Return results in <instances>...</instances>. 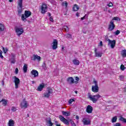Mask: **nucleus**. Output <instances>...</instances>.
<instances>
[{"instance_id":"obj_1","label":"nucleus","mask_w":126,"mask_h":126,"mask_svg":"<svg viewBox=\"0 0 126 126\" xmlns=\"http://www.w3.org/2000/svg\"><path fill=\"white\" fill-rule=\"evenodd\" d=\"M102 96L100 95L99 94H97L96 95H92L91 94H89L88 95V98H89L90 100L91 101H92L93 103H96L97 101H98V99H100V98H101Z\"/></svg>"},{"instance_id":"obj_2","label":"nucleus","mask_w":126,"mask_h":126,"mask_svg":"<svg viewBox=\"0 0 126 126\" xmlns=\"http://www.w3.org/2000/svg\"><path fill=\"white\" fill-rule=\"evenodd\" d=\"M31 11L28 10H25V13L23 14L21 16V19L22 21H24V22H26L27 21V18L31 16Z\"/></svg>"},{"instance_id":"obj_3","label":"nucleus","mask_w":126,"mask_h":126,"mask_svg":"<svg viewBox=\"0 0 126 126\" xmlns=\"http://www.w3.org/2000/svg\"><path fill=\"white\" fill-rule=\"evenodd\" d=\"M53 89L51 88V87H48L47 88V92H45L43 94V97L44 98H50V96H51V94H53Z\"/></svg>"},{"instance_id":"obj_4","label":"nucleus","mask_w":126,"mask_h":126,"mask_svg":"<svg viewBox=\"0 0 126 126\" xmlns=\"http://www.w3.org/2000/svg\"><path fill=\"white\" fill-rule=\"evenodd\" d=\"M15 31L17 36L20 37L21 35H22L24 33V30H23V28H18V27H15Z\"/></svg>"},{"instance_id":"obj_5","label":"nucleus","mask_w":126,"mask_h":126,"mask_svg":"<svg viewBox=\"0 0 126 126\" xmlns=\"http://www.w3.org/2000/svg\"><path fill=\"white\" fill-rule=\"evenodd\" d=\"M14 82L15 83V88L18 89L19 88V84H20V79L17 78L16 76H14Z\"/></svg>"},{"instance_id":"obj_6","label":"nucleus","mask_w":126,"mask_h":126,"mask_svg":"<svg viewBox=\"0 0 126 126\" xmlns=\"http://www.w3.org/2000/svg\"><path fill=\"white\" fill-rule=\"evenodd\" d=\"M59 120H60L61 122H62L63 124L66 125V126H68V125H69V121L62 115L59 116Z\"/></svg>"},{"instance_id":"obj_7","label":"nucleus","mask_w":126,"mask_h":126,"mask_svg":"<svg viewBox=\"0 0 126 126\" xmlns=\"http://www.w3.org/2000/svg\"><path fill=\"white\" fill-rule=\"evenodd\" d=\"M108 42V45L110 46L111 49H114L116 46V40H112L111 39L107 40Z\"/></svg>"},{"instance_id":"obj_8","label":"nucleus","mask_w":126,"mask_h":126,"mask_svg":"<svg viewBox=\"0 0 126 126\" xmlns=\"http://www.w3.org/2000/svg\"><path fill=\"white\" fill-rule=\"evenodd\" d=\"M116 28V25L114 23V21H111L110 22V24L108 25V31L112 32Z\"/></svg>"},{"instance_id":"obj_9","label":"nucleus","mask_w":126,"mask_h":126,"mask_svg":"<svg viewBox=\"0 0 126 126\" xmlns=\"http://www.w3.org/2000/svg\"><path fill=\"white\" fill-rule=\"evenodd\" d=\"M41 13L45 14L48 11V6H47V4L45 3H42L41 7Z\"/></svg>"},{"instance_id":"obj_10","label":"nucleus","mask_w":126,"mask_h":126,"mask_svg":"<svg viewBox=\"0 0 126 126\" xmlns=\"http://www.w3.org/2000/svg\"><path fill=\"white\" fill-rule=\"evenodd\" d=\"M82 123L84 126H90L91 125V120L88 118H84L83 119Z\"/></svg>"},{"instance_id":"obj_11","label":"nucleus","mask_w":126,"mask_h":126,"mask_svg":"<svg viewBox=\"0 0 126 126\" xmlns=\"http://www.w3.org/2000/svg\"><path fill=\"white\" fill-rule=\"evenodd\" d=\"M22 1H23V0H19L18 5L19 6V8H18V14H21L22 13V7H23V5H22Z\"/></svg>"},{"instance_id":"obj_12","label":"nucleus","mask_w":126,"mask_h":126,"mask_svg":"<svg viewBox=\"0 0 126 126\" xmlns=\"http://www.w3.org/2000/svg\"><path fill=\"white\" fill-rule=\"evenodd\" d=\"M67 82L69 84H73V83L77 84L78 83V82L77 81H74V79H73L72 77H69L67 78Z\"/></svg>"},{"instance_id":"obj_13","label":"nucleus","mask_w":126,"mask_h":126,"mask_svg":"<svg viewBox=\"0 0 126 126\" xmlns=\"http://www.w3.org/2000/svg\"><path fill=\"white\" fill-rule=\"evenodd\" d=\"M31 74L32 76H33V77H38V76H39V72L38 71L35 69L32 70Z\"/></svg>"},{"instance_id":"obj_14","label":"nucleus","mask_w":126,"mask_h":126,"mask_svg":"<svg viewBox=\"0 0 126 126\" xmlns=\"http://www.w3.org/2000/svg\"><path fill=\"white\" fill-rule=\"evenodd\" d=\"M28 103L26 101V99H24L23 101L21 103V108H24V109H26L27 107H28Z\"/></svg>"},{"instance_id":"obj_15","label":"nucleus","mask_w":126,"mask_h":126,"mask_svg":"<svg viewBox=\"0 0 126 126\" xmlns=\"http://www.w3.org/2000/svg\"><path fill=\"white\" fill-rule=\"evenodd\" d=\"M86 111L88 114H92V112H93V107L91 105H89L87 106Z\"/></svg>"},{"instance_id":"obj_16","label":"nucleus","mask_w":126,"mask_h":126,"mask_svg":"<svg viewBox=\"0 0 126 126\" xmlns=\"http://www.w3.org/2000/svg\"><path fill=\"white\" fill-rule=\"evenodd\" d=\"M31 60L32 61H33L34 62H35L36 60H37V61H38V62H40V61H41V57L38 56V55L33 54V57L31 58Z\"/></svg>"},{"instance_id":"obj_17","label":"nucleus","mask_w":126,"mask_h":126,"mask_svg":"<svg viewBox=\"0 0 126 126\" xmlns=\"http://www.w3.org/2000/svg\"><path fill=\"white\" fill-rule=\"evenodd\" d=\"M58 48V40L54 39L53 42L52 49L53 50H57Z\"/></svg>"},{"instance_id":"obj_18","label":"nucleus","mask_w":126,"mask_h":126,"mask_svg":"<svg viewBox=\"0 0 126 126\" xmlns=\"http://www.w3.org/2000/svg\"><path fill=\"white\" fill-rule=\"evenodd\" d=\"M94 52L95 53V57L96 58H101L102 55H103V53L97 52V48H94Z\"/></svg>"},{"instance_id":"obj_19","label":"nucleus","mask_w":126,"mask_h":126,"mask_svg":"<svg viewBox=\"0 0 126 126\" xmlns=\"http://www.w3.org/2000/svg\"><path fill=\"white\" fill-rule=\"evenodd\" d=\"M92 90L93 92L97 93L99 92V87L98 85H96L93 86L92 87Z\"/></svg>"},{"instance_id":"obj_20","label":"nucleus","mask_w":126,"mask_h":126,"mask_svg":"<svg viewBox=\"0 0 126 126\" xmlns=\"http://www.w3.org/2000/svg\"><path fill=\"white\" fill-rule=\"evenodd\" d=\"M44 87H45V85H44V83H42V84H40L39 85L36 90L37 91H42L44 89Z\"/></svg>"},{"instance_id":"obj_21","label":"nucleus","mask_w":126,"mask_h":126,"mask_svg":"<svg viewBox=\"0 0 126 126\" xmlns=\"http://www.w3.org/2000/svg\"><path fill=\"white\" fill-rule=\"evenodd\" d=\"M15 124V122L12 119H10L9 120L8 123V126H14Z\"/></svg>"},{"instance_id":"obj_22","label":"nucleus","mask_w":126,"mask_h":126,"mask_svg":"<svg viewBox=\"0 0 126 126\" xmlns=\"http://www.w3.org/2000/svg\"><path fill=\"white\" fill-rule=\"evenodd\" d=\"M72 9L73 11H78V10H79V6H78V5L75 4L73 5Z\"/></svg>"},{"instance_id":"obj_23","label":"nucleus","mask_w":126,"mask_h":126,"mask_svg":"<svg viewBox=\"0 0 126 126\" xmlns=\"http://www.w3.org/2000/svg\"><path fill=\"white\" fill-rule=\"evenodd\" d=\"M72 63L75 65H79V63H80V62H79V60L76 59H74L72 61Z\"/></svg>"},{"instance_id":"obj_24","label":"nucleus","mask_w":126,"mask_h":126,"mask_svg":"<svg viewBox=\"0 0 126 126\" xmlns=\"http://www.w3.org/2000/svg\"><path fill=\"white\" fill-rule=\"evenodd\" d=\"M0 103H2V105L5 107V106L7 105V100L2 99L0 101Z\"/></svg>"},{"instance_id":"obj_25","label":"nucleus","mask_w":126,"mask_h":126,"mask_svg":"<svg viewBox=\"0 0 126 126\" xmlns=\"http://www.w3.org/2000/svg\"><path fill=\"white\" fill-rule=\"evenodd\" d=\"M28 68V65H27V64H25L23 66V71L25 73L27 72Z\"/></svg>"},{"instance_id":"obj_26","label":"nucleus","mask_w":126,"mask_h":126,"mask_svg":"<svg viewBox=\"0 0 126 126\" xmlns=\"http://www.w3.org/2000/svg\"><path fill=\"white\" fill-rule=\"evenodd\" d=\"M62 114L63 116H66V117L70 116V113L63 111H62Z\"/></svg>"},{"instance_id":"obj_27","label":"nucleus","mask_w":126,"mask_h":126,"mask_svg":"<svg viewBox=\"0 0 126 126\" xmlns=\"http://www.w3.org/2000/svg\"><path fill=\"white\" fill-rule=\"evenodd\" d=\"M0 31L1 32L4 31V25L1 23H0Z\"/></svg>"},{"instance_id":"obj_28","label":"nucleus","mask_w":126,"mask_h":126,"mask_svg":"<svg viewBox=\"0 0 126 126\" xmlns=\"http://www.w3.org/2000/svg\"><path fill=\"white\" fill-rule=\"evenodd\" d=\"M63 30H64L65 32H68L69 31V28L67 26H64L63 27Z\"/></svg>"},{"instance_id":"obj_29","label":"nucleus","mask_w":126,"mask_h":126,"mask_svg":"<svg viewBox=\"0 0 126 126\" xmlns=\"http://www.w3.org/2000/svg\"><path fill=\"white\" fill-rule=\"evenodd\" d=\"M117 120H118V118H117V116H114V117L112 118L111 120L112 123H117Z\"/></svg>"},{"instance_id":"obj_30","label":"nucleus","mask_w":126,"mask_h":126,"mask_svg":"<svg viewBox=\"0 0 126 126\" xmlns=\"http://www.w3.org/2000/svg\"><path fill=\"white\" fill-rule=\"evenodd\" d=\"M66 39H70L72 38V35L71 34L67 33L65 35Z\"/></svg>"},{"instance_id":"obj_31","label":"nucleus","mask_w":126,"mask_h":126,"mask_svg":"<svg viewBox=\"0 0 126 126\" xmlns=\"http://www.w3.org/2000/svg\"><path fill=\"white\" fill-rule=\"evenodd\" d=\"M120 121H121V122H123V123H125L126 124V119L124 118L123 117H120V118H119Z\"/></svg>"},{"instance_id":"obj_32","label":"nucleus","mask_w":126,"mask_h":126,"mask_svg":"<svg viewBox=\"0 0 126 126\" xmlns=\"http://www.w3.org/2000/svg\"><path fill=\"white\" fill-rule=\"evenodd\" d=\"M113 20H117V21H121V19L119 18L118 17H114L113 18L112 20L111 21H113Z\"/></svg>"},{"instance_id":"obj_33","label":"nucleus","mask_w":126,"mask_h":126,"mask_svg":"<svg viewBox=\"0 0 126 126\" xmlns=\"http://www.w3.org/2000/svg\"><path fill=\"white\" fill-rule=\"evenodd\" d=\"M122 55L123 57H126V49L122 51Z\"/></svg>"},{"instance_id":"obj_34","label":"nucleus","mask_w":126,"mask_h":126,"mask_svg":"<svg viewBox=\"0 0 126 126\" xmlns=\"http://www.w3.org/2000/svg\"><path fill=\"white\" fill-rule=\"evenodd\" d=\"M14 55H12V61H11V63H15V59L14 58Z\"/></svg>"},{"instance_id":"obj_35","label":"nucleus","mask_w":126,"mask_h":126,"mask_svg":"<svg viewBox=\"0 0 126 126\" xmlns=\"http://www.w3.org/2000/svg\"><path fill=\"white\" fill-rule=\"evenodd\" d=\"M63 5H64L65 7V8H66V7H67V5H68V4L67 3V2L66 1H64L63 2Z\"/></svg>"},{"instance_id":"obj_36","label":"nucleus","mask_w":126,"mask_h":126,"mask_svg":"<svg viewBox=\"0 0 126 126\" xmlns=\"http://www.w3.org/2000/svg\"><path fill=\"white\" fill-rule=\"evenodd\" d=\"M70 122H71V125L72 126H76V124L74 123V122L72 120L70 119Z\"/></svg>"},{"instance_id":"obj_37","label":"nucleus","mask_w":126,"mask_h":126,"mask_svg":"<svg viewBox=\"0 0 126 126\" xmlns=\"http://www.w3.org/2000/svg\"><path fill=\"white\" fill-rule=\"evenodd\" d=\"M120 33H121V32L119 30H118L114 32V34L116 35H119V34H120Z\"/></svg>"},{"instance_id":"obj_38","label":"nucleus","mask_w":126,"mask_h":126,"mask_svg":"<svg viewBox=\"0 0 126 126\" xmlns=\"http://www.w3.org/2000/svg\"><path fill=\"white\" fill-rule=\"evenodd\" d=\"M120 68L121 70H125L126 69V67H125V65H124V64H122L120 66Z\"/></svg>"},{"instance_id":"obj_39","label":"nucleus","mask_w":126,"mask_h":126,"mask_svg":"<svg viewBox=\"0 0 126 126\" xmlns=\"http://www.w3.org/2000/svg\"><path fill=\"white\" fill-rule=\"evenodd\" d=\"M119 78L121 81H124V79H125V76L123 75L120 76Z\"/></svg>"},{"instance_id":"obj_40","label":"nucleus","mask_w":126,"mask_h":126,"mask_svg":"<svg viewBox=\"0 0 126 126\" xmlns=\"http://www.w3.org/2000/svg\"><path fill=\"white\" fill-rule=\"evenodd\" d=\"M2 49L4 54H6V53H7V51H8V49H7V48L4 49V47H2Z\"/></svg>"},{"instance_id":"obj_41","label":"nucleus","mask_w":126,"mask_h":126,"mask_svg":"<svg viewBox=\"0 0 126 126\" xmlns=\"http://www.w3.org/2000/svg\"><path fill=\"white\" fill-rule=\"evenodd\" d=\"M0 58L1 59H3V56H2V51H1V50L0 49Z\"/></svg>"},{"instance_id":"obj_42","label":"nucleus","mask_w":126,"mask_h":126,"mask_svg":"<svg viewBox=\"0 0 126 126\" xmlns=\"http://www.w3.org/2000/svg\"><path fill=\"white\" fill-rule=\"evenodd\" d=\"M51 122H52V119H51L50 117H49V118H48V120H46V123H47V124H49V123H50Z\"/></svg>"},{"instance_id":"obj_43","label":"nucleus","mask_w":126,"mask_h":126,"mask_svg":"<svg viewBox=\"0 0 126 126\" xmlns=\"http://www.w3.org/2000/svg\"><path fill=\"white\" fill-rule=\"evenodd\" d=\"M74 99H70L68 101V103L69 104H72V102H74Z\"/></svg>"},{"instance_id":"obj_44","label":"nucleus","mask_w":126,"mask_h":126,"mask_svg":"<svg viewBox=\"0 0 126 126\" xmlns=\"http://www.w3.org/2000/svg\"><path fill=\"white\" fill-rule=\"evenodd\" d=\"M11 111H12V112H16V108H15L14 106H13L11 108Z\"/></svg>"},{"instance_id":"obj_45","label":"nucleus","mask_w":126,"mask_h":126,"mask_svg":"<svg viewBox=\"0 0 126 126\" xmlns=\"http://www.w3.org/2000/svg\"><path fill=\"white\" fill-rule=\"evenodd\" d=\"M108 6H109V7H112V6H113V5H114L113 4V3H112L111 2H109V4H107Z\"/></svg>"},{"instance_id":"obj_46","label":"nucleus","mask_w":126,"mask_h":126,"mask_svg":"<svg viewBox=\"0 0 126 126\" xmlns=\"http://www.w3.org/2000/svg\"><path fill=\"white\" fill-rule=\"evenodd\" d=\"M55 124L56 126H61V124L58 123V121H55Z\"/></svg>"},{"instance_id":"obj_47","label":"nucleus","mask_w":126,"mask_h":126,"mask_svg":"<svg viewBox=\"0 0 126 126\" xmlns=\"http://www.w3.org/2000/svg\"><path fill=\"white\" fill-rule=\"evenodd\" d=\"M42 66L44 69H47V67H46V63H43Z\"/></svg>"},{"instance_id":"obj_48","label":"nucleus","mask_w":126,"mask_h":126,"mask_svg":"<svg viewBox=\"0 0 126 126\" xmlns=\"http://www.w3.org/2000/svg\"><path fill=\"white\" fill-rule=\"evenodd\" d=\"M15 73L16 74H18V68H16L15 70Z\"/></svg>"},{"instance_id":"obj_49","label":"nucleus","mask_w":126,"mask_h":126,"mask_svg":"<svg viewBox=\"0 0 126 126\" xmlns=\"http://www.w3.org/2000/svg\"><path fill=\"white\" fill-rule=\"evenodd\" d=\"M49 20L50 21H51V22H54V19H53V17H50Z\"/></svg>"},{"instance_id":"obj_50","label":"nucleus","mask_w":126,"mask_h":126,"mask_svg":"<svg viewBox=\"0 0 126 126\" xmlns=\"http://www.w3.org/2000/svg\"><path fill=\"white\" fill-rule=\"evenodd\" d=\"M115 126H121V123H116Z\"/></svg>"},{"instance_id":"obj_51","label":"nucleus","mask_w":126,"mask_h":126,"mask_svg":"<svg viewBox=\"0 0 126 126\" xmlns=\"http://www.w3.org/2000/svg\"><path fill=\"white\" fill-rule=\"evenodd\" d=\"M75 80L77 81V82H78V81H79V78L78 77H76Z\"/></svg>"},{"instance_id":"obj_52","label":"nucleus","mask_w":126,"mask_h":126,"mask_svg":"<svg viewBox=\"0 0 126 126\" xmlns=\"http://www.w3.org/2000/svg\"><path fill=\"white\" fill-rule=\"evenodd\" d=\"M99 45L101 47H102L103 46V42L102 41H100Z\"/></svg>"},{"instance_id":"obj_53","label":"nucleus","mask_w":126,"mask_h":126,"mask_svg":"<svg viewBox=\"0 0 126 126\" xmlns=\"http://www.w3.org/2000/svg\"><path fill=\"white\" fill-rule=\"evenodd\" d=\"M48 125H49V126H53V123H52V121H51L49 124H48Z\"/></svg>"},{"instance_id":"obj_54","label":"nucleus","mask_w":126,"mask_h":126,"mask_svg":"<svg viewBox=\"0 0 126 126\" xmlns=\"http://www.w3.org/2000/svg\"><path fill=\"white\" fill-rule=\"evenodd\" d=\"M94 85H98V84H97V81L94 80Z\"/></svg>"},{"instance_id":"obj_55","label":"nucleus","mask_w":126,"mask_h":126,"mask_svg":"<svg viewBox=\"0 0 126 126\" xmlns=\"http://www.w3.org/2000/svg\"><path fill=\"white\" fill-rule=\"evenodd\" d=\"M1 92V90L0 88V98H1L2 97V94L0 93Z\"/></svg>"},{"instance_id":"obj_56","label":"nucleus","mask_w":126,"mask_h":126,"mask_svg":"<svg viewBox=\"0 0 126 126\" xmlns=\"http://www.w3.org/2000/svg\"><path fill=\"white\" fill-rule=\"evenodd\" d=\"M76 120H79V116L78 115L76 116Z\"/></svg>"},{"instance_id":"obj_57","label":"nucleus","mask_w":126,"mask_h":126,"mask_svg":"<svg viewBox=\"0 0 126 126\" xmlns=\"http://www.w3.org/2000/svg\"><path fill=\"white\" fill-rule=\"evenodd\" d=\"M108 39H109V37H108V35H106V36H105V40H106V41H108Z\"/></svg>"},{"instance_id":"obj_58","label":"nucleus","mask_w":126,"mask_h":126,"mask_svg":"<svg viewBox=\"0 0 126 126\" xmlns=\"http://www.w3.org/2000/svg\"><path fill=\"white\" fill-rule=\"evenodd\" d=\"M79 14H80L79 12H77L76 14V16H77V17H78V16H79Z\"/></svg>"},{"instance_id":"obj_59","label":"nucleus","mask_w":126,"mask_h":126,"mask_svg":"<svg viewBox=\"0 0 126 126\" xmlns=\"http://www.w3.org/2000/svg\"><path fill=\"white\" fill-rule=\"evenodd\" d=\"M81 20H84V19H85V16H84L81 18Z\"/></svg>"},{"instance_id":"obj_60","label":"nucleus","mask_w":126,"mask_h":126,"mask_svg":"<svg viewBox=\"0 0 126 126\" xmlns=\"http://www.w3.org/2000/svg\"><path fill=\"white\" fill-rule=\"evenodd\" d=\"M48 16H49L50 17H51V13L48 12Z\"/></svg>"},{"instance_id":"obj_61","label":"nucleus","mask_w":126,"mask_h":126,"mask_svg":"<svg viewBox=\"0 0 126 126\" xmlns=\"http://www.w3.org/2000/svg\"><path fill=\"white\" fill-rule=\"evenodd\" d=\"M9 2H12L13 0H9Z\"/></svg>"},{"instance_id":"obj_62","label":"nucleus","mask_w":126,"mask_h":126,"mask_svg":"<svg viewBox=\"0 0 126 126\" xmlns=\"http://www.w3.org/2000/svg\"><path fill=\"white\" fill-rule=\"evenodd\" d=\"M75 93L76 94H77V93H78V92H77V91H75Z\"/></svg>"},{"instance_id":"obj_63","label":"nucleus","mask_w":126,"mask_h":126,"mask_svg":"<svg viewBox=\"0 0 126 126\" xmlns=\"http://www.w3.org/2000/svg\"><path fill=\"white\" fill-rule=\"evenodd\" d=\"M62 51H63V50H64V47H62Z\"/></svg>"},{"instance_id":"obj_64","label":"nucleus","mask_w":126,"mask_h":126,"mask_svg":"<svg viewBox=\"0 0 126 126\" xmlns=\"http://www.w3.org/2000/svg\"><path fill=\"white\" fill-rule=\"evenodd\" d=\"M27 117H29V114H27Z\"/></svg>"}]
</instances>
